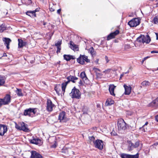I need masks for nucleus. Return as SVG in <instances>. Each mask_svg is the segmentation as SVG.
Returning a JSON list of instances; mask_svg holds the SVG:
<instances>
[{
  "label": "nucleus",
  "mask_w": 158,
  "mask_h": 158,
  "mask_svg": "<svg viewBox=\"0 0 158 158\" xmlns=\"http://www.w3.org/2000/svg\"><path fill=\"white\" fill-rule=\"evenodd\" d=\"M69 95L72 98L79 99L81 98V93L79 90L74 87L72 89Z\"/></svg>",
  "instance_id": "nucleus-1"
},
{
  "label": "nucleus",
  "mask_w": 158,
  "mask_h": 158,
  "mask_svg": "<svg viewBox=\"0 0 158 158\" xmlns=\"http://www.w3.org/2000/svg\"><path fill=\"white\" fill-rule=\"evenodd\" d=\"M10 102V96L9 94H7L3 98H0V107L2 105H8Z\"/></svg>",
  "instance_id": "nucleus-2"
},
{
  "label": "nucleus",
  "mask_w": 158,
  "mask_h": 158,
  "mask_svg": "<svg viewBox=\"0 0 158 158\" xmlns=\"http://www.w3.org/2000/svg\"><path fill=\"white\" fill-rule=\"evenodd\" d=\"M36 109V108H30L24 110L23 115L24 116H28L29 117H33L34 114L36 113V111L35 110Z\"/></svg>",
  "instance_id": "nucleus-3"
},
{
  "label": "nucleus",
  "mask_w": 158,
  "mask_h": 158,
  "mask_svg": "<svg viewBox=\"0 0 158 158\" xmlns=\"http://www.w3.org/2000/svg\"><path fill=\"white\" fill-rule=\"evenodd\" d=\"M77 61L81 64H85V61L87 63H89L90 60L88 58V56L80 54L79 57L77 59Z\"/></svg>",
  "instance_id": "nucleus-4"
},
{
  "label": "nucleus",
  "mask_w": 158,
  "mask_h": 158,
  "mask_svg": "<svg viewBox=\"0 0 158 158\" xmlns=\"http://www.w3.org/2000/svg\"><path fill=\"white\" fill-rule=\"evenodd\" d=\"M140 23V19L138 18H133L128 23V24L131 27H136L139 25Z\"/></svg>",
  "instance_id": "nucleus-5"
},
{
  "label": "nucleus",
  "mask_w": 158,
  "mask_h": 158,
  "mask_svg": "<svg viewBox=\"0 0 158 158\" xmlns=\"http://www.w3.org/2000/svg\"><path fill=\"white\" fill-rule=\"evenodd\" d=\"M117 125L118 130H125L127 129V124L123 119L118 120Z\"/></svg>",
  "instance_id": "nucleus-6"
},
{
  "label": "nucleus",
  "mask_w": 158,
  "mask_h": 158,
  "mask_svg": "<svg viewBox=\"0 0 158 158\" xmlns=\"http://www.w3.org/2000/svg\"><path fill=\"white\" fill-rule=\"evenodd\" d=\"M94 147L100 150L103 149V142L101 140L97 139L94 142Z\"/></svg>",
  "instance_id": "nucleus-7"
},
{
  "label": "nucleus",
  "mask_w": 158,
  "mask_h": 158,
  "mask_svg": "<svg viewBox=\"0 0 158 158\" xmlns=\"http://www.w3.org/2000/svg\"><path fill=\"white\" fill-rule=\"evenodd\" d=\"M58 120L60 122L66 123L69 120V119L65 117V112L62 111L60 112L58 116Z\"/></svg>",
  "instance_id": "nucleus-8"
},
{
  "label": "nucleus",
  "mask_w": 158,
  "mask_h": 158,
  "mask_svg": "<svg viewBox=\"0 0 158 158\" xmlns=\"http://www.w3.org/2000/svg\"><path fill=\"white\" fill-rule=\"evenodd\" d=\"M119 155L121 158H138L139 157V153H138L134 155L122 153L120 154Z\"/></svg>",
  "instance_id": "nucleus-9"
},
{
  "label": "nucleus",
  "mask_w": 158,
  "mask_h": 158,
  "mask_svg": "<svg viewBox=\"0 0 158 158\" xmlns=\"http://www.w3.org/2000/svg\"><path fill=\"white\" fill-rule=\"evenodd\" d=\"M8 130L7 126L5 124H0V135L3 136Z\"/></svg>",
  "instance_id": "nucleus-10"
},
{
  "label": "nucleus",
  "mask_w": 158,
  "mask_h": 158,
  "mask_svg": "<svg viewBox=\"0 0 158 158\" xmlns=\"http://www.w3.org/2000/svg\"><path fill=\"white\" fill-rule=\"evenodd\" d=\"M54 105L52 104V101L50 99H48L47 103L46 109L48 111H51L53 110Z\"/></svg>",
  "instance_id": "nucleus-11"
},
{
  "label": "nucleus",
  "mask_w": 158,
  "mask_h": 158,
  "mask_svg": "<svg viewBox=\"0 0 158 158\" xmlns=\"http://www.w3.org/2000/svg\"><path fill=\"white\" fill-rule=\"evenodd\" d=\"M119 33V30H117L111 33L109 35H108L107 37V40H109L111 39H113L115 38L116 35L118 34Z\"/></svg>",
  "instance_id": "nucleus-12"
},
{
  "label": "nucleus",
  "mask_w": 158,
  "mask_h": 158,
  "mask_svg": "<svg viewBox=\"0 0 158 158\" xmlns=\"http://www.w3.org/2000/svg\"><path fill=\"white\" fill-rule=\"evenodd\" d=\"M30 142L31 143L36 145H41L42 143V140L39 138H35L32 137V139H31Z\"/></svg>",
  "instance_id": "nucleus-13"
},
{
  "label": "nucleus",
  "mask_w": 158,
  "mask_h": 158,
  "mask_svg": "<svg viewBox=\"0 0 158 158\" xmlns=\"http://www.w3.org/2000/svg\"><path fill=\"white\" fill-rule=\"evenodd\" d=\"M31 158H42V155L35 151H31Z\"/></svg>",
  "instance_id": "nucleus-14"
},
{
  "label": "nucleus",
  "mask_w": 158,
  "mask_h": 158,
  "mask_svg": "<svg viewBox=\"0 0 158 158\" xmlns=\"http://www.w3.org/2000/svg\"><path fill=\"white\" fill-rule=\"evenodd\" d=\"M125 91L124 94L125 95H129L131 92V87L130 85L129 86L127 85H124L123 86Z\"/></svg>",
  "instance_id": "nucleus-15"
},
{
  "label": "nucleus",
  "mask_w": 158,
  "mask_h": 158,
  "mask_svg": "<svg viewBox=\"0 0 158 158\" xmlns=\"http://www.w3.org/2000/svg\"><path fill=\"white\" fill-rule=\"evenodd\" d=\"M2 40L4 42L5 45H6V48L9 49L10 43L11 42V40L9 38L4 37L2 39Z\"/></svg>",
  "instance_id": "nucleus-16"
},
{
  "label": "nucleus",
  "mask_w": 158,
  "mask_h": 158,
  "mask_svg": "<svg viewBox=\"0 0 158 158\" xmlns=\"http://www.w3.org/2000/svg\"><path fill=\"white\" fill-rule=\"evenodd\" d=\"M18 48H21L27 44V42L23 41L21 39H18Z\"/></svg>",
  "instance_id": "nucleus-17"
},
{
  "label": "nucleus",
  "mask_w": 158,
  "mask_h": 158,
  "mask_svg": "<svg viewBox=\"0 0 158 158\" xmlns=\"http://www.w3.org/2000/svg\"><path fill=\"white\" fill-rule=\"evenodd\" d=\"M64 59L67 61L70 60L71 59L74 60L75 59L74 56L64 54L63 55Z\"/></svg>",
  "instance_id": "nucleus-18"
},
{
  "label": "nucleus",
  "mask_w": 158,
  "mask_h": 158,
  "mask_svg": "<svg viewBox=\"0 0 158 158\" xmlns=\"http://www.w3.org/2000/svg\"><path fill=\"white\" fill-rule=\"evenodd\" d=\"M26 124L24 123L23 122L21 124V129L20 130H22L26 132H28L29 131V129L26 126Z\"/></svg>",
  "instance_id": "nucleus-19"
},
{
  "label": "nucleus",
  "mask_w": 158,
  "mask_h": 158,
  "mask_svg": "<svg viewBox=\"0 0 158 158\" xmlns=\"http://www.w3.org/2000/svg\"><path fill=\"white\" fill-rule=\"evenodd\" d=\"M115 87L114 85H111L109 86V90L110 94L114 96L115 95L114 92Z\"/></svg>",
  "instance_id": "nucleus-20"
},
{
  "label": "nucleus",
  "mask_w": 158,
  "mask_h": 158,
  "mask_svg": "<svg viewBox=\"0 0 158 158\" xmlns=\"http://www.w3.org/2000/svg\"><path fill=\"white\" fill-rule=\"evenodd\" d=\"M26 14L32 18L36 17V14L33 10H28L26 12Z\"/></svg>",
  "instance_id": "nucleus-21"
},
{
  "label": "nucleus",
  "mask_w": 158,
  "mask_h": 158,
  "mask_svg": "<svg viewBox=\"0 0 158 158\" xmlns=\"http://www.w3.org/2000/svg\"><path fill=\"white\" fill-rule=\"evenodd\" d=\"M129 145L128 149L129 151H131L133 150L134 148H135L134 146V144L132 143L131 141H128Z\"/></svg>",
  "instance_id": "nucleus-22"
},
{
  "label": "nucleus",
  "mask_w": 158,
  "mask_h": 158,
  "mask_svg": "<svg viewBox=\"0 0 158 158\" xmlns=\"http://www.w3.org/2000/svg\"><path fill=\"white\" fill-rule=\"evenodd\" d=\"M143 40V41H145L144 43H146L147 44H148L151 41V39L149 36L147 34L145 36L144 35Z\"/></svg>",
  "instance_id": "nucleus-23"
},
{
  "label": "nucleus",
  "mask_w": 158,
  "mask_h": 158,
  "mask_svg": "<svg viewBox=\"0 0 158 158\" xmlns=\"http://www.w3.org/2000/svg\"><path fill=\"white\" fill-rule=\"evenodd\" d=\"M5 77L4 76L0 75V86H3L5 83Z\"/></svg>",
  "instance_id": "nucleus-24"
},
{
  "label": "nucleus",
  "mask_w": 158,
  "mask_h": 158,
  "mask_svg": "<svg viewBox=\"0 0 158 158\" xmlns=\"http://www.w3.org/2000/svg\"><path fill=\"white\" fill-rule=\"evenodd\" d=\"M144 38V35H141L140 36H139V37H138L137 39L136 40L137 42L139 43H144V42L143 40V38Z\"/></svg>",
  "instance_id": "nucleus-25"
},
{
  "label": "nucleus",
  "mask_w": 158,
  "mask_h": 158,
  "mask_svg": "<svg viewBox=\"0 0 158 158\" xmlns=\"http://www.w3.org/2000/svg\"><path fill=\"white\" fill-rule=\"evenodd\" d=\"M64 81L65 82H64L62 83L61 84L62 89V91L64 92V93L65 91V89L67 85H68V84H69L68 82H66L65 81Z\"/></svg>",
  "instance_id": "nucleus-26"
},
{
  "label": "nucleus",
  "mask_w": 158,
  "mask_h": 158,
  "mask_svg": "<svg viewBox=\"0 0 158 158\" xmlns=\"http://www.w3.org/2000/svg\"><path fill=\"white\" fill-rule=\"evenodd\" d=\"M80 77L83 80H85L88 79L85 73L84 72H82L81 73L80 75Z\"/></svg>",
  "instance_id": "nucleus-27"
},
{
  "label": "nucleus",
  "mask_w": 158,
  "mask_h": 158,
  "mask_svg": "<svg viewBox=\"0 0 158 158\" xmlns=\"http://www.w3.org/2000/svg\"><path fill=\"white\" fill-rule=\"evenodd\" d=\"M6 27L5 24H2L0 25V32H2L6 30Z\"/></svg>",
  "instance_id": "nucleus-28"
},
{
  "label": "nucleus",
  "mask_w": 158,
  "mask_h": 158,
  "mask_svg": "<svg viewBox=\"0 0 158 158\" xmlns=\"http://www.w3.org/2000/svg\"><path fill=\"white\" fill-rule=\"evenodd\" d=\"M54 90L56 91L58 95L60 96V92L61 91L60 86L56 85L54 88Z\"/></svg>",
  "instance_id": "nucleus-29"
},
{
  "label": "nucleus",
  "mask_w": 158,
  "mask_h": 158,
  "mask_svg": "<svg viewBox=\"0 0 158 158\" xmlns=\"http://www.w3.org/2000/svg\"><path fill=\"white\" fill-rule=\"evenodd\" d=\"M15 92L18 96H22L23 95L22 92V90L21 89L17 88Z\"/></svg>",
  "instance_id": "nucleus-30"
},
{
  "label": "nucleus",
  "mask_w": 158,
  "mask_h": 158,
  "mask_svg": "<svg viewBox=\"0 0 158 158\" xmlns=\"http://www.w3.org/2000/svg\"><path fill=\"white\" fill-rule=\"evenodd\" d=\"M78 78L75 76L70 75V81H72L73 83H75V80L78 79Z\"/></svg>",
  "instance_id": "nucleus-31"
},
{
  "label": "nucleus",
  "mask_w": 158,
  "mask_h": 158,
  "mask_svg": "<svg viewBox=\"0 0 158 158\" xmlns=\"http://www.w3.org/2000/svg\"><path fill=\"white\" fill-rule=\"evenodd\" d=\"M149 83L148 81H144L142 83L141 85L143 86H147L149 85Z\"/></svg>",
  "instance_id": "nucleus-32"
},
{
  "label": "nucleus",
  "mask_w": 158,
  "mask_h": 158,
  "mask_svg": "<svg viewBox=\"0 0 158 158\" xmlns=\"http://www.w3.org/2000/svg\"><path fill=\"white\" fill-rule=\"evenodd\" d=\"M114 100L111 101L110 102L108 100H106V103H105V104L106 106L110 105L111 104H113L114 103Z\"/></svg>",
  "instance_id": "nucleus-33"
},
{
  "label": "nucleus",
  "mask_w": 158,
  "mask_h": 158,
  "mask_svg": "<svg viewBox=\"0 0 158 158\" xmlns=\"http://www.w3.org/2000/svg\"><path fill=\"white\" fill-rule=\"evenodd\" d=\"M153 22L155 24L158 23V18L157 16H155L153 19Z\"/></svg>",
  "instance_id": "nucleus-34"
},
{
  "label": "nucleus",
  "mask_w": 158,
  "mask_h": 158,
  "mask_svg": "<svg viewBox=\"0 0 158 158\" xmlns=\"http://www.w3.org/2000/svg\"><path fill=\"white\" fill-rule=\"evenodd\" d=\"M133 124H134L132 125V124H131L130 126V127L131 128V129L133 131L135 130L136 128V124L134 122Z\"/></svg>",
  "instance_id": "nucleus-35"
},
{
  "label": "nucleus",
  "mask_w": 158,
  "mask_h": 158,
  "mask_svg": "<svg viewBox=\"0 0 158 158\" xmlns=\"http://www.w3.org/2000/svg\"><path fill=\"white\" fill-rule=\"evenodd\" d=\"M62 44V41L59 40L57 41V43H56L55 46L56 47L60 46Z\"/></svg>",
  "instance_id": "nucleus-36"
},
{
  "label": "nucleus",
  "mask_w": 158,
  "mask_h": 158,
  "mask_svg": "<svg viewBox=\"0 0 158 158\" xmlns=\"http://www.w3.org/2000/svg\"><path fill=\"white\" fill-rule=\"evenodd\" d=\"M139 130H141L143 132H145L146 131L147 129L145 128V127H144V125H143L142 127H140L139 128Z\"/></svg>",
  "instance_id": "nucleus-37"
},
{
  "label": "nucleus",
  "mask_w": 158,
  "mask_h": 158,
  "mask_svg": "<svg viewBox=\"0 0 158 158\" xmlns=\"http://www.w3.org/2000/svg\"><path fill=\"white\" fill-rule=\"evenodd\" d=\"M156 103V100H153L152 102L149 104V106H155Z\"/></svg>",
  "instance_id": "nucleus-38"
},
{
  "label": "nucleus",
  "mask_w": 158,
  "mask_h": 158,
  "mask_svg": "<svg viewBox=\"0 0 158 158\" xmlns=\"http://www.w3.org/2000/svg\"><path fill=\"white\" fill-rule=\"evenodd\" d=\"M89 51L91 55H93L94 51V49L93 47H92L89 49Z\"/></svg>",
  "instance_id": "nucleus-39"
},
{
  "label": "nucleus",
  "mask_w": 158,
  "mask_h": 158,
  "mask_svg": "<svg viewBox=\"0 0 158 158\" xmlns=\"http://www.w3.org/2000/svg\"><path fill=\"white\" fill-rule=\"evenodd\" d=\"M134 144V146L135 148H138L139 145V141H136Z\"/></svg>",
  "instance_id": "nucleus-40"
},
{
  "label": "nucleus",
  "mask_w": 158,
  "mask_h": 158,
  "mask_svg": "<svg viewBox=\"0 0 158 158\" xmlns=\"http://www.w3.org/2000/svg\"><path fill=\"white\" fill-rule=\"evenodd\" d=\"M126 114L128 116H131L132 115L133 113L131 111H126Z\"/></svg>",
  "instance_id": "nucleus-41"
},
{
  "label": "nucleus",
  "mask_w": 158,
  "mask_h": 158,
  "mask_svg": "<svg viewBox=\"0 0 158 158\" xmlns=\"http://www.w3.org/2000/svg\"><path fill=\"white\" fill-rule=\"evenodd\" d=\"M15 128L16 129H17L20 130L21 126H20L19 125H18L16 123H15Z\"/></svg>",
  "instance_id": "nucleus-42"
},
{
  "label": "nucleus",
  "mask_w": 158,
  "mask_h": 158,
  "mask_svg": "<svg viewBox=\"0 0 158 158\" xmlns=\"http://www.w3.org/2000/svg\"><path fill=\"white\" fill-rule=\"evenodd\" d=\"M70 48L72 49L73 50L74 49H76L77 48V45H75L74 44L73 46H72V47H71Z\"/></svg>",
  "instance_id": "nucleus-43"
},
{
  "label": "nucleus",
  "mask_w": 158,
  "mask_h": 158,
  "mask_svg": "<svg viewBox=\"0 0 158 158\" xmlns=\"http://www.w3.org/2000/svg\"><path fill=\"white\" fill-rule=\"evenodd\" d=\"M93 70H94V72L95 73H96V74H97L98 73L97 72L98 71H100L99 69L98 68H93Z\"/></svg>",
  "instance_id": "nucleus-44"
},
{
  "label": "nucleus",
  "mask_w": 158,
  "mask_h": 158,
  "mask_svg": "<svg viewBox=\"0 0 158 158\" xmlns=\"http://www.w3.org/2000/svg\"><path fill=\"white\" fill-rule=\"evenodd\" d=\"M56 47L57 48V50L56 51L57 53H58V52H60V50L61 49V47L60 46H59V47L58 46V47Z\"/></svg>",
  "instance_id": "nucleus-45"
},
{
  "label": "nucleus",
  "mask_w": 158,
  "mask_h": 158,
  "mask_svg": "<svg viewBox=\"0 0 158 158\" xmlns=\"http://www.w3.org/2000/svg\"><path fill=\"white\" fill-rule=\"evenodd\" d=\"M89 139L92 141H94L95 140V138L93 136L89 137Z\"/></svg>",
  "instance_id": "nucleus-46"
},
{
  "label": "nucleus",
  "mask_w": 158,
  "mask_h": 158,
  "mask_svg": "<svg viewBox=\"0 0 158 158\" xmlns=\"http://www.w3.org/2000/svg\"><path fill=\"white\" fill-rule=\"evenodd\" d=\"M111 134L112 135L115 136L117 135V133L115 132L114 131H113L111 132Z\"/></svg>",
  "instance_id": "nucleus-47"
},
{
  "label": "nucleus",
  "mask_w": 158,
  "mask_h": 158,
  "mask_svg": "<svg viewBox=\"0 0 158 158\" xmlns=\"http://www.w3.org/2000/svg\"><path fill=\"white\" fill-rule=\"evenodd\" d=\"M79 85L82 86L84 85V84L83 82V80H81L79 82Z\"/></svg>",
  "instance_id": "nucleus-48"
},
{
  "label": "nucleus",
  "mask_w": 158,
  "mask_h": 158,
  "mask_svg": "<svg viewBox=\"0 0 158 158\" xmlns=\"http://www.w3.org/2000/svg\"><path fill=\"white\" fill-rule=\"evenodd\" d=\"M66 79L68 80V81L66 82H68V83H69L70 81V75L69 76L67 77H66Z\"/></svg>",
  "instance_id": "nucleus-49"
},
{
  "label": "nucleus",
  "mask_w": 158,
  "mask_h": 158,
  "mask_svg": "<svg viewBox=\"0 0 158 158\" xmlns=\"http://www.w3.org/2000/svg\"><path fill=\"white\" fill-rule=\"evenodd\" d=\"M40 8H36L35 10H34L33 11L35 12H35H38L40 11Z\"/></svg>",
  "instance_id": "nucleus-50"
},
{
  "label": "nucleus",
  "mask_w": 158,
  "mask_h": 158,
  "mask_svg": "<svg viewBox=\"0 0 158 158\" xmlns=\"http://www.w3.org/2000/svg\"><path fill=\"white\" fill-rule=\"evenodd\" d=\"M125 48H130V46L129 44H126L125 46Z\"/></svg>",
  "instance_id": "nucleus-51"
},
{
  "label": "nucleus",
  "mask_w": 158,
  "mask_h": 158,
  "mask_svg": "<svg viewBox=\"0 0 158 158\" xmlns=\"http://www.w3.org/2000/svg\"><path fill=\"white\" fill-rule=\"evenodd\" d=\"M105 59L106 61V63L108 62L109 60V59H108V57L107 56H105Z\"/></svg>",
  "instance_id": "nucleus-52"
},
{
  "label": "nucleus",
  "mask_w": 158,
  "mask_h": 158,
  "mask_svg": "<svg viewBox=\"0 0 158 158\" xmlns=\"http://www.w3.org/2000/svg\"><path fill=\"white\" fill-rule=\"evenodd\" d=\"M151 53H158V51H152L151 52Z\"/></svg>",
  "instance_id": "nucleus-53"
},
{
  "label": "nucleus",
  "mask_w": 158,
  "mask_h": 158,
  "mask_svg": "<svg viewBox=\"0 0 158 158\" xmlns=\"http://www.w3.org/2000/svg\"><path fill=\"white\" fill-rule=\"evenodd\" d=\"M56 146H57L56 145V144L55 143H54L52 145V148H55L56 147Z\"/></svg>",
  "instance_id": "nucleus-54"
},
{
  "label": "nucleus",
  "mask_w": 158,
  "mask_h": 158,
  "mask_svg": "<svg viewBox=\"0 0 158 158\" xmlns=\"http://www.w3.org/2000/svg\"><path fill=\"white\" fill-rule=\"evenodd\" d=\"M70 45L72 46H73L74 44V43L72 41H70Z\"/></svg>",
  "instance_id": "nucleus-55"
},
{
  "label": "nucleus",
  "mask_w": 158,
  "mask_h": 158,
  "mask_svg": "<svg viewBox=\"0 0 158 158\" xmlns=\"http://www.w3.org/2000/svg\"><path fill=\"white\" fill-rule=\"evenodd\" d=\"M61 10L60 9H59L57 10V13L58 14H60V12Z\"/></svg>",
  "instance_id": "nucleus-56"
},
{
  "label": "nucleus",
  "mask_w": 158,
  "mask_h": 158,
  "mask_svg": "<svg viewBox=\"0 0 158 158\" xmlns=\"http://www.w3.org/2000/svg\"><path fill=\"white\" fill-rule=\"evenodd\" d=\"M97 107L98 108H101V106L100 104H98L97 105Z\"/></svg>",
  "instance_id": "nucleus-57"
},
{
  "label": "nucleus",
  "mask_w": 158,
  "mask_h": 158,
  "mask_svg": "<svg viewBox=\"0 0 158 158\" xmlns=\"http://www.w3.org/2000/svg\"><path fill=\"white\" fill-rule=\"evenodd\" d=\"M155 119L156 121L158 122V115L155 116Z\"/></svg>",
  "instance_id": "nucleus-58"
},
{
  "label": "nucleus",
  "mask_w": 158,
  "mask_h": 158,
  "mask_svg": "<svg viewBox=\"0 0 158 158\" xmlns=\"http://www.w3.org/2000/svg\"><path fill=\"white\" fill-rule=\"evenodd\" d=\"M54 32L55 31H53L50 34V36L51 37L53 35Z\"/></svg>",
  "instance_id": "nucleus-59"
},
{
  "label": "nucleus",
  "mask_w": 158,
  "mask_h": 158,
  "mask_svg": "<svg viewBox=\"0 0 158 158\" xmlns=\"http://www.w3.org/2000/svg\"><path fill=\"white\" fill-rule=\"evenodd\" d=\"M49 9H50V11H53L55 10L52 8H50Z\"/></svg>",
  "instance_id": "nucleus-60"
},
{
  "label": "nucleus",
  "mask_w": 158,
  "mask_h": 158,
  "mask_svg": "<svg viewBox=\"0 0 158 158\" xmlns=\"http://www.w3.org/2000/svg\"><path fill=\"white\" fill-rule=\"evenodd\" d=\"M99 61V59H97L95 61V62L96 63V64H98V63Z\"/></svg>",
  "instance_id": "nucleus-61"
},
{
  "label": "nucleus",
  "mask_w": 158,
  "mask_h": 158,
  "mask_svg": "<svg viewBox=\"0 0 158 158\" xmlns=\"http://www.w3.org/2000/svg\"><path fill=\"white\" fill-rule=\"evenodd\" d=\"M155 34L156 35V39L157 40H158V33H155Z\"/></svg>",
  "instance_id": "nucleus-62"
},
{
  "label": "nucleus",
  "mask_w": 158,
  "mask_h": 158,
  "mask_svg": "<svg viewBox=\"0 0 158 158\" xmlns=\"http://www.w3.org/2000/svg\"><path fill=\"white\" fill-rule=\"evenodd\" d=\"M124 73H123L120 75V79L121 78H122V77H123V76H124Z\"/></svg>",
  "instance_id": "nucleus-63"
},
{
  "label": "nucleus",
  "mask_w": 158,
  "mask_h": 158,
  "mask_svg": "<svg viewBox=\"0 0 158 158\" xmlns=\"http://www.w3.org/2000/svg\"><path fill=\"white\" fill-rule=\"evenodd\" d=\"M27 1H28V3H29V4H30V3H31V0H27Z\"/></svg>",
  "instance_id": "nucleus-64"
}]
</instances>
